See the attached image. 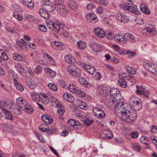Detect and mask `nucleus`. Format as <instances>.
I'll return each mask as SVG.
<instances>
[{"mask_svg":"<svg viewBox=\"0 0 157 157\" xmlns=\"http://www.w3.org/2000/svg\"><path fill=\"white\" fill-rule=\"evenodd\" d=\"M17 104L12 109V112L17 115H20L22 113L21 110L29 113H32L33 110L28 102L22 98H19L16 99Z\"/></svg>","mask_w":157,"mask_h":157,"instance_id":"nucleus-1","label":"nucleus"},{"mask_svg":"<svg viewBox=\"0 0 157 157\" xmlns=\"http://www.w3.org/2000/svg\"><path fill=\"white\" fill-rule=\"evenodd\" d=\"M123 99L122 98L117 101L114 103L113 105H110V107H112L114 106V111L116 113H121V116L122 112L128 111L127 109L126 104L122 102Z\"/></svg>","mask_w":157,"mask_h":157,"instance_id":"nucleus-2","label":"nucleus"},{"mask_svg":"<svg viewBox=\"0 0 157 157\" xmlns=\"http://www.w3.org/2000/svg\"><path fill=\"white\" fill-rule=\"evenodd\" d=\"M110 98L108 101L109 104L113 105L114 103L121 98L119 91L116 88L111 89L109 91Z\"/></svg>","mask_w":157,"mask_h":157,"instance_id":"nucleus-3","label":"nucleus"},{"mask_svg":"<svg viewBox=\"0 0 157 157\" xmlns=\"http://www.w3.org/2000/svg\"><path fill=\"white\" fill-rule=\"evenodd\" d=\"M121 10L127 11L139 15L140 13L137 10V6L128 3H125L120 5Z\"/></svg>","mask_w":157,"mask_h":157,"instance_id":"nucleus-4","label":"nucleus"},{"mask_svg":"<svg viewBox=\"0 0 157 157\" xmlns=\"http://www.w3.org/2000/svg\"><path fill=\"white\" fill-rule=\"evenodd\" d=\"M142 33L145 37L154 36L157 33L156 29L151 24H147L142 31Z\"/></svg>","mask_w":157,"mask_h":157,"instance_id":"nucleus-5","label":"nucleus"},{"mask_svg":"<svg viewBox=\"0 0 157 157\" xmlns=\"http://www.w3.org/2000/svg\"><path fill=\"white\" fill-rule=\"evenodd\" d=\"M137 114L135 112L131 113L130 111H125L122 112L121 117L123 119L128 123H132L136 119Z\"/></svg>","mask_w":157,"mask_h":157,"instance_id":"nucleus-6","label":"nucleus"},{"mask_svg":"<svg viewBox=\"0 0 157 157\" xmlns=\"http://www.w3.org/2000/svg\"><path fill=\"white\" fill-rule=\"evenodd\" d=\"M67 69L70 74L73 76L77 77H79L81 75L80 70L75 65H70L68 67Z\"/></svg>","mask_w":157,"mask_h":157,"instance_id":"nucleus-7","label":"nucleus"},{"mask_svg":"<svg viewBox=\"0 0 157 157\" xmlns=\"http://www.w3.org/2000/svg\"><path fill=\"white\" fill-rule=\"evenodd\" d=\"M46 22L49 29L56 33L58 32L61 28L63 29V27L60 26L61 25L59 23H56L50 21H46Z\"/></svg>","mask_w":157,"mask_h":157,"instance_id":"nucleus-8","label":"nucleus"},{"mask_svg":"<svg viewBox=\"0 0 157 157\" xmlns=\"http://www.w3.org/2000/svg\"><path fill=\"white\" fill-rule=\"evenodd\" d=\"M93 114L94 116L99 119L104 118L105 113L102 109L98 107H95L93 109Z\"/></svg>","mask_w":157,"mask_h":157,"instance_id":"nucleus-9","label":"nucleus"},{"mask_svg":"<svg viewBox=\"0 0 157 157\" xmlns=\"http://www.w3.org/2000/svg\"><path fill=\"white\" fill-rule=\"evenodd\" d=\"M143 66L146 69L153 74H155L157 72V67L154 64L146 62L144 63Z\"/></svg>","mask_w":157,"mask_h":157,"instance_id":"nucleus-10","label":"nucleus"},{"mask_svg":"<svg viewBox=\"0 0 157 157\" xmlns=\"http://www.w3.org/2000/svg\"><path fill=\"white\" fill-rule=\"evenodd\" d=\"M114 38L116 42L122 44H125L127 43V40L124 36L117 34L115 35Z\"/></svg>","mask_w":157,"mask_h":157,"instance_id":"nucleus-11","label":"nucleus"},{"mask_svg":"<svg viewBox=\"0 0 157 157\" xmlns=\"http://www.w3.org/2000/svg\"><path fill=\"white\" fill-rule=\"evenodd\" d=\"M116 18L119 21L123 23H127L129 20L128 16L123 14H117Z\"/></svg>","mask_w":157,"mask_h":157,"instance_id":"nucleus-12","label":"nucleus"},{"mask_svg":"<svg viewBox=\"0 0 157 157\" xmlns=\"http://www.w3.org/2000/svg\"><path fill=\"white\" fill-rule=\"evenodd\" d=\"M136 88L137 90L136 92L137 94L144 95L147 98H149V92L148 91L146 90L144 88L138 86H136Z\"/></svg>","mask_w":157,"mask_h":157,"instance_id":"nucleus-13","label":"nucleus"},{"mask_svg":"<svg viewBox=\"0 0 157 157\" xmlns=\"http://www.w3.org/2000/svg\"><path fill=\"white\" fill-rule=\"evenodd\" d=\"M86 19L90 22L95 23L98 21V18L95 14L93 13H88L86 15Z\"/></svg>","mask_w":157,"mask_h":157,"instance_id":"nucleus-14","label":"nucleus"},{"mask_svg":"<svg viewBox=\"0 0 157 157\" xmlns=\"http://www.w3.org/2000/svg\"><path fill=\"white\" fill-rule=\"evenodd\" d=\"M41 118L46 124H50L53 122L52 118L48 115L43 114L42 115Z\"/></svg>","mask_w":157,"mask_h":157,"instance_id":"nucleus-15","label":"nucleus"},{"mask_svg":"<svg viewBox=\"0 0 157 157\" xmlns=\"http://www.w3.org/2000/svg\"><path fill=\"white\" fill-rule=\"evenodd\" d=\"M131 104L134 108L138 110H139L142 107V102L140 99L133 101Z\"/></svg>","mask_w":157,"mask_h":157,"instance_id":"nucleus-16","label":"nucleus"},{"mask_svg":"<svg viewBox=\"0 0 157 157\" xmlns=\"http://www.w3.org/2000/svg\"><path fill=\"white\" fill-rule=\"evenodd\" d=\"M94 32L96 36L100 38H104L105 35V34L104 31L102 29L99 28H95Z\"/></svg>","mask_w":157,"mask_h":157,"instance_id":"nucleus-17","label":"nucleus"},{"mask_svg":"<svg viewBox=\"0 0 157 157\" xmlns=\"http://www.w3.org/2000/svg\"><path fill=\"white\" fill-rule=\"evenodd\" d=\"M101 138L105 139H109L113 137L112 133L109 131H105L100 136Z\"/></svg>","mask_w":157,"mask_h":157,"instance_id":"nucleus-18","label":"nucleus"},{"mask_svg":"<svg viewBox=\"0 0 157 157\" xmlns=\"http://www.w3.org/2000/svg\"><path fill=\"white\" fill-rule=\"evenodd\" d=\"M2 111L3 113L4 116L5 117L6 119L11 121H13V114L9 111L3 108H2Z\"/></svg>","mask_w":157,"mask_h":157,"instance_id":"nucleus-19","label":"nucleus"},{"mask_svg":"<svg viewBox=\"0 0 157 157\" xmlns=\"http://www.w3.org/2000/svg\"><path fill=\"white\" fill-rule=\"evenodd\" d=\"M50 101H51L52 105L57 107H60L61 104L59 103V101L54 97L52 96L50 98Z\"/></svg>","mask_w":157,"mask_h":157,"instance_id":"nucleus-20","label":"nucleus"},{"mask_svg":"<svg viewBox=\"0 0 157 157\" xmlns=\"http://www.w3.org/2000/svg\"><path fill=\"white\" fill-rule=\"evenodd\" d=\"M63 98L67 101L70 103L73 102L75 101V98L71 94L67 93H64L63 95Z\"/></svg>","mask_w":157,"mask_h":157,"instance_id":"nucleus-21","label":"nucleus"},{"mask_svg":"<svg viewBox=\"0 0 157 157\" xmlns=\"http://www.w3.org/2000/svg\"><path fill=\"white\" fill-rule=\"evenodd\" d=\"M40 96H41V100L42 102L45 105L48 104L50 101V99L48 96L44 94H40Z\"/></svg>","mask_w":157,"mask_h":157,"instance_id":"nucleus-22","label":"nucleus"},{"mask_svg":"<svg viewBox=\"0 0 157 157\" xmlns=\"http://www.w3.org/2000/svg\"><path fill=\"white\" fill-rule=\"evenodd\" d=\"M57 10L59 13L62 15H64L67 13V11L65 8V6L63 4L57 6Z\"/></svg>","mask_w":157,"mask_h":157,"instance_id":"nucleus-23","label":"nucleus"},{"mask_svg":"<svg viewBox=\"0 0 157 157\" xmlns=\"http://www.w3.org/2000/svg\"><path fill=\"white\" fill-rule=\"evenodd\" d=\"M140 7L141 10L144 13L147 15L150 14V11L144 3L141 4Z\"/></svg>","mask_w":157,"mask_h":157,"instance_id":"nucleus-24","label":"nucleus"},{"mask_svg":"<svg viewBox=\"0 0 157 157\" xmlns=\"http://www.w3.org/2000/svg\"><path fill=\"white\" fill-rule=\"evenodd\" d=\"M23 5L30 9H33L34 7V4L32 0H23Z\"/></svg>","mask_w":157,"mask_h":157,"instance_id":"nucleus-25","label":"nucleus"},{"mask_svg":"<svg viewBox=\"0 0 157 157\" xmlns=\"http://www.w3.org/2000/svg\"><path fill=\"white\" fill-rule=\"evenodd\" d=\"M84 67V69L90 74L92 75L96 70V68L90 65H85Z\"/></svg>","mask_w":157,"mask_h":157,"instance_id":"nucleus-26","label":"nucleus"},{"mask_svg":"<svg viewBox=\"0 0 157 157\" xmlns=\"http://www.w3.org/2000/svg\"><path fill=\"white\" fill-rule=\"evenodd\" d=\"M31 97L32 99L35 101L38 102L41 98V96L37 94V93L35 92H33L30 93Z\"/></svg>","mask_w":157,"mask_h":157,"instance_id":"nucleus-27","label":"nucleus"},{"mask_svg":"<svg viewBox=\"0 0 157 157\" xmlns=\"http://www.w3.org/2000/svg\"><path fill=\"white\" fill-rule=\"evenodd\" d=\"M124 37L127 40V41L128 40L132 42H134L136 41V38L132 34L127 33L124 34Z\"/></svg>","mask_w":157,"mask_h":157,"instance_id":"nucleus-28","label":"nucleus"},{"mask_svg":"<svg viewBox=\"0 0 157 157\" xmlns=\"http://www.w3.org/2000/svg\"><path fill=\"white\" fill-rule=\"evenodd\" d=\"M40 16L44 19H48L49 18V15L47 12L43 9H40L39 11Z\"/></svg>","mask_w":157,"mask_h":157,"instance_id":"nucleus-29","label":"nucleus"},{"mask_svg":"<svg viewBox=\"0 0 157 157\" xmlns=\"http://www.w3.org/2000/svg\"><path fill=\"white\" fill-rule=\"evenodd\" d=\"M90 47L92 51L95 52H98L100 51V46L96 43L90 44Z\"/></svg>","mask_w":157,"mask_h":157,"instance_id":"nucleus-30","label":"nucleus"},{"mask_svg":"<svg viewBox=\"0 0 157 157\" xmlns=\"http://www.w3.org/2000/svg\"><path fill=\"white\" fill-rule=\"evenodd\" d=\"M64 59L66 62L69 63H74L75 61V58L71 55L70 54L65 56Z\"/></svg>","mask_w":157,"mask_h":157,"instance_id":"nucleus-31","label":"nucleus"},{"mask_svg":"<svg viewBox=\"0 0 157 157\" xmlns=\"http://www.w3.org/2000/svg\"><path fill=\"white\" fill-rule=\"evenodd\" d=\"M44 70L47 73H49L50 76L52 77H54L56 75V73L55 71L52 70L50 67H46Z\"/></svg>","mask_w":157,"mask_h":157,"instance_id":"nucleus-32","label":"nucleus"},{"mask_svg":"<svg viewBox=\"0 0 157 157\" xmlns=\"http://www.w3.org/2000/svg\"><path fill=\"white\" fill-rule=\"evenodd\" d=\"M78 82L81 84L83 85L86 87H88L90 86V84L89 82L86 81L83 77H82L79 78Z\"/></svg>","mask_w":157,"mask_h":157,"instance_id":"nucleus-33","label":"nucleus"},{"mask_svg":"<svg viewBox=\"0 0 157 157\" xmlns=\"http://www.w3.org/2000/svg\"><path fill=\"white\" fill-rule=\"evenodd\" d=\"M68 89L69 91L73 93H77L78 89L77 86L74 84H71L69 85L68 87Z\"/></svg>","mask_w":157,"mask_h":157,"instance_id":"nucleus-34","label":"nucleus"},{"mask_svg":"<svg viewBox=\"0 0 157 157\" xmlns=\"http://www.w3.org/2000/svg\"><path fill=\"white\" fill-rule=\"evenodd\" d=\"M48 87L51 90L56 91L58 90V87L54 83H49L47 85Z\"/></svg>","mask_w":157,"mask_h":157,"instance_id":"nucleus-35","label":"nucleus"},{"mask_svg":"<svg viewBox=\"0 0 157 157\" xmlns=\"http://www.w3.org/2000/svg\"><path fill=\"white\" fill-rule=\"evenodd\" d=\"M39 129L43 132H47L49 131L48 126L45 124H41L39 126Z\"/></svg>","mask_w":157,"mask_h":157,"instance_id":"nucleus-36","label":"nucleus"},{"mask_svg":"<svg viewBox=\"0 0 157 157\" xmlns=\"http://www.w3.org/2000/svg\"><path fill=\"white\" fill-rule=\"evenodd\" d=\"M118 84L121 86L125 88L126 87L127 84L126 81L124 79L120 78L118 81Z\"/></svg>","mask_w":157,"mask_h":157,"instance_id":"nucleus-37","label":"nucleus"},{"mask_svg":"<svg viewBox=\"0 0 157 157\" xmlns=\"http://www.w3.org/2000/svg\"><path fill=\"white\" fill-rule=\"evenodd\" d=\"M77 45L78 48L81 49H84L86 46V43L81 41H78Z\"/></svg>","mask_w":157,"mask_h":157,"instance_id":"nucleus-38","label":"nucleus"},{"mask_svg":"<svg viewBox=\"0 0 157 157\" xmlns=\"http://www.w3.org/2000/svg\"><path fill=\"white\" fill-rule=\"evenodd\" d=\"M13 56L14 59L16 60L20 61L23 60L22 57L17 53H13Z\"/></svg>","mask_w":157,"mask_h":157,"instance_id":"nucleus-39","label":"nucleus"},{"mask_svg":"<svg viewBox=\"0 0 157 157\" xmlns=\"http://www.w3.org/2000/svg\"><path fill=\"white\" fill-rule=\"evenodd\" d=\"M132 146L133 150L137 152H139L141 149V146L137 144H133Z\"/></svg>","mask_w":157,"mask_h":157,"instance_id":"nucleus-40","label":"nucleus"},{"mask_svg":"<svg viewBox=\"0 0 157 157\" xmlns=\"http://www.w3.org/2000/svg\"><path fill=\"white\" fill-rule=\"evenodd\" d=\"M140 141L143 144H148V143L146 141H148V139L147 137L145 136H142L140 139Z\"/></svg>","mask_w":157,"mask_h":157,"instance_id":"nucleus-41","label":"nucleus"},{"mask_svg":"<svg viewBox=\"0 0 157 157\" xmlns=\"http://www.w3.org/2000/svg\"><path fill=\"white\" fill-rule=\"evenodd\" d=\"M38 27L39 29L43 32H45L47 31V29L45 25H38Z\"/></svg>","mask_w":157,"mask_h":157,"instance_id":"nucleus-42","label":"nucleus"},{"mask_svg":"<svg viewBox=\"0 0 157 157\" xmlns=\"http://www.w3.org/2000/svg\"><path fill=\"white\" fill-rule=\"evenodd\" d=\"M44 56L47 60L49 61L52 62H55V60L49 55L47 53H45Z\"/></svg>","mask_w":157,"mask_h":157,"instance_id":"nucleus-43","label":"nucleus"},{"mask_svg":"<svg viewBox=\"0 0 157 157\" xmlns=\"http://www.w3.org/2000/svg\"><path fill=\"white\" fill-rule=\"evenodd\" d=\"M76 116L78 118L83 122H84L86 119H87L86 117L80 113L77 114Z\"/></svg>","mask_w":157,"mask_h":157,"instance_id":"nucleus-44","label":"nucleus"},{"mask_svg":"<svg viewBox=\"0 0 157 157\" xmlns=\"http://www.w3.org/2000/svg\"><path fill=\"white\" fill-rule=\"evenodd\" d=\"M57 46V48H55V50H63L65 48V46L64 44L62 42H59V45Z\"/></svg>","mask_w":157,"mask_h":157,"instance_id":"nucleus-45","label":"nucleus"},{"mask_svg":"<svg viewBox=\"0 0 157 157\" xmlns=\"http://www.w3.org/2000/svg\"><path fill=\"white\" fill-rule=\"evenodd\" d=\"M101 76L99 72H96L94 73V78L95 79L100 80L101 78Z\"/></svg>","mask_w":157,"mask_h":157,"instance_id":"nucleus-46","label":"nucleus"},{"mask_svg":"<svg viewBox=\"0 0 157 157\" xmlns=\"http://www.w3.org/2000/svg\"><path fill=\"white\" fill-rule=\"evenodd\" d=\"M42 67L38 65L35 68V72L36 74H39L42 71Z\"/></svg>","mask_w":157,"mask_h":157,"instance_id":"nucleus-47","label":"nucleus"},{"mask_svg":"<svg viewBox=\"0 0 157 157\" xmlns=\"http://www.w3.org/2000/svg\"><path fill=\"white\" fill-rule=\"evenodd\" d=\"M17 71L18 73L22 75H23V74L25 73L26 72L25 70L21 66H20V67L18 68L17 70Z\"/></svg>","mask_w":157,"mask_h":157,"instance_id":"nucleus-48","label":"nucleus"},{"mask_svg":"<svg viewBox=\"0 0 157 157\" xmlns=\"http://www.w3.org/2000/svg\"><path fill=\"white\" fill-rule=\"evenodd\" d=\"M59 42L57 41H54L51 42V45L52 48L55 49V48H57Z\"/></svg>","mask_w":157,"mask_h":157,"instance_id":"nucleus-49","label":"nucleus"},{"mask_svg":"<svg viewBox=\"0 0 157 157\" xmlns=\"http://www.w3.org/2000/svg\"><path fill=\"white\" fill-rule=\"evenodd\" d=\"M15 86L17 89L21 91H23L24 90V87L21 85L19 83L16 84Z\"/></svg>","mask_w":157,"mask_h":157,"instance_id":"nucleus-50","label":"nucleus"},{"mask_svg":"<svg viewBox=\"0 0 157 157\" xmlns=\"http://www.w3.org/2000/svg\"><path fill=\"white\" fill-rule=\"evenodd\" d=\"M13 17H15L18 21H21L23 19V17L21 14H14L13 15Z\"/></svg>","mask_w":157,"mask_h":157,"instance_id":"nucleus-51","label":"nucleus"},{"mask_svg":"<svg viewBox=\"0 0 157 157\" xmlns=\"http://www.w3.org/2000/svg\"><path fill=\"white\" fill-rule=\"evenodd\" d=\"M151 132L156 133L157 132V126L153 125L150 128Z\"/></svg>","mask_w":157,"mask_h":157,"instance_id":"nucleus-52","label":"nucleus"},{"mask_svg":"<svg viewBox=\"0 0 157 157\" xmlns=\"http://www.w3.org/2000/svg\"><path fill=\"white\" fill-rule=\"evenodd\" d=\"M98 90L100 94H104L106 92L105 88L104 87H101L99 88Z\"/></svg>","mask_w":157,"mask_h":157,"instance_id":"nucleus-53","label":"nucleus"},{"mask_svg":"<svg viewBox=\"0 0 157 157\" xmlns=\"http://www.w3.org/2000/svg\"><path fill=\"white\" fill-rule=\"evenodd\" d=\"M25 18L30 21H32L34 20V17L32 15L29 14H26L25 15Z\"/></svg>","mask_w":157,"mask_h":157,"instance_id":"nucleus-54","label":"nucleus"},{"mask_svg":"<svg viewBox=\"0 0 157 157\" xmlns=\"http://www.w3.org/2000/svg\"><path fill=\"white\" fill-rule=\"evenodd\" d=\"M86 118L87 119H85L83 122L85 124L88 126L90 125L92 123V122H93V121L92 120H90L87 117Z\"/></svg>","mask_w":157,"mask_h":157,"instance_id":"nucleus-55","label":"nucleus"},{"mask_svg":"<svg viewBox=\"0 0 157 157\" xmlns=\"http://www.w3.org/2000/svg\"><path fill=\"white\" fill-rule=\"evenodd\" d=\"M77 92L78 93H78V95L79 97L81 98H83L85 96V94L83 92L78 89L77 90Z\"/></svg>","mask_w":157,"mask_h":157,"instance_id":"nucleus-56","label":"nucleus"},{"mask_svg":"<svg viewBox=\"0 0 157 157\" xmlns=\"http://www.w3.org/2000/svg\"><path fill=\"white\" fill-rule=\"evenodd\" d=\"M0 102L1 103L2 108L3 106L8 107L9 105V104L7 103L6 101L4 100H0Z\"/></svg>","mask_w":157,"mask_h":157,"instance_id":"nucleus-57","label":"nucleus"},{"mask_svg":"<svg viewBox=\"0 0 157 157\" xmlns=\"http://www.w3.org/2000/svg\"><path fill=\"white\" fill-rule=\"evenodd\" d=\"M72 10L75 9L77 8V5L76 3H73V4H68L67 5Z\"/></svg>","mask_w":157,"mask_h":157,"instance_id":"nucleus-58","label":"nucleus"},{"mask_svg":"<svg viewBox=\"0 0 157 157\" xmlns=\"http://www.w3.org/2000/svg\"><path fill=\"white\" fill-rule=\"evenodd\" d=\"M86 8L87 9H92L93 8H95L96 7L95 5L93 3H90L87 5Z\"/></svg>","mask_w":157,"mask_h":157,"instance_id":"nucleus-59","label":"nucleus"},{"mask_svg":"<svg viewBox=\"0 0 157 157\" xmlns=\"http://www.w3.org/2000/svg\"><path fill=\"white\" fill-rule=\"evenodd\" d=\"M63 0H55L54 1V3L55 5L58 6H60L62 4V2Z\"/></svg>","mask_w":157,"mask_h":157,"instance_id":"nucleus-60","label":"nucleus"},{"mask_svg":"<svg viewBox=\"0 0 157 157\" xmlns=\"http://www.w3.org/2000/svg\"><path fill=\"white\" fill-rule=\"evenodd\" d=\"M151 138L153 143L156 146L157 145V137L154 136H152Z\"/></svg>","mask_w":157,"mask_h":157,"instance_id":"nucleus-61","label":"nucleus"},{"mask_svg":"<svg viewBox=\"0 0 157 157\" xmlns=\"http://www.w3.org/2000/svg\"><path fill=\"white\" fill-rule=\"evenodd\" d=\"M68 123L71 126L75 127V121L73 119H70L68 120Z\"/></svg>","mask_w":157,"mask_h":157,"instance_id":"nucleus-62","label":"nucleus"},{"mask_svg":"<svg viewBox=\"0 0 157 157\" xmlns=\"http://www.w3.org/2000/svg\"><path fill=\"white\" fill-rule=\"evenodd\" d=\"M131 135L132 138H136L138 136V133L136 132H132L131 133Z\"/></svg>","mask_w":157,"mask_h":157,"instance_id":"nucleus-63","label":"nucleus"},{"mask_svg":"<svg viewBox=\"0 0 157 157\" xmlns=\"http://www.w3.org/2000/svg\"><path fill=\"white\" fill-rule=\"evenodd\" d=\"M96 11L99 14H101L103 13V10L101 7H98L97 8Z\"/></svg>","mask_w":157,"mask_h":157,"instance_id":"nucleus-64","label":"nucleus"}]
</instances>
